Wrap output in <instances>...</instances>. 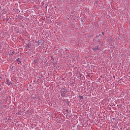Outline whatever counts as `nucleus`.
Masks as SVG:
<instances>
[{"instance_id": "f257e3e1", "label": "nucleus", "mask_w": 130, "mask_h": 130, "mask_svg": "<svg viewBox=\"0 0 130 130\" xmlns=\"http://www.w3.org/2000/svg\"><path fill=\"white\" fill-rule=\"evenodd\" d=\"M78 98H79L80 100H82V99H84V97H83V96L82 95H79Z\"/></svg>"}, {"instance_id": "f03ea898", "label": "nucleus", "mask_w": 130, "mask_h": 130, "mask_svg": "<svg viewBox=\"0 0 130 130\" xmlns=\"http://www.w3.org/2000/svg\"><path fill=\"white\" fill-rule=\"evenodd\" d=\"M19 62L20 63H21V61L19 60Z\"/></svg>"}, {"instance_id": "7ed1b4c3", "label": "nucleus", "mask_w": 130, "mask_h": 130, "mask_svg": "<svg viewBox=\"0 0 130 130\" xmlns=\"http://www.w3.org/2000/svg\"><path fill=\"white\" fill-rule=\"evenodd\" d=\"M102 34H104V33L102 32Z\"/></svg>"}]
</instances>
